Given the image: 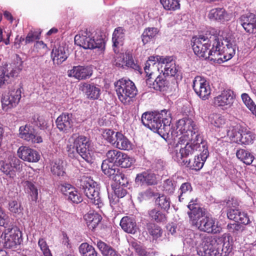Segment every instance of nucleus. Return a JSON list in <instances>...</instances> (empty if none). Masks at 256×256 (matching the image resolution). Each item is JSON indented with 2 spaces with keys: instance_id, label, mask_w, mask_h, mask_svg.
<instances>
[{
  "instance_id": "nucleus-55",
  "label": "nucleus",
  "mask_w": 256,
  "mask_h": 256,
  "mask_svg": "<svg viewBox=\"0 0 256 256\" xmlns=\"http://www.w3.org/2000/svg\"><path fill=\"white\" fill-rule=\"evenodd\" d=\"M26 186L30 190V194L32 200L36 201L38 198V190L36 186L31 182L26 181Z\"/></svg>"
},
{
  "instance_id": "nucleus-61",
  "label": "nucleus",
  "mask_w": 256,
  "mask_h": 256,
  "mask_svg": "<svg viewBox=\"0 0 256 256\" xmlns=\"http://www.w3.org/2000/svg\"><path fill=\"white\" fill-rule=\"evenodd\" d=\"M240 213L239 210L230 208L228 210L227 216L230 220H233L236 222Z\"/></svg>"
},
{
  "instance_id": "nucleus-7",
  "label": "nucleus",
  "mask_w": 256,
  "mask_h": 256,
  "mask_svg": "<svg viewBox=\"0 0 256 256\" xmlns=\"http://www.w3.org/2000/svg\"><path fill=\"white\" fill-rule=\"evenodd\" d=\"M74 42L78 46L84 49L97 48L99 54H102L105 49V42L102 37L97 36L96 38L92 34L87 30L74 36Z\"/></svg>"
},
{
  "instance_id": "nucleus-64",
  "label": "nucleus",
  "mask_w": 256,
  "mask_h": 256,
  "mask_svg": "<svg viewBox=\"0 0 256 256\" xmlns=\"http://www.w3.org/2000/svg\"><path fill=\"white\" fill-rule=\"evenodd\" d=\"M170 130L168 131V134H166L165 135V138L166 139L170 137L171 138L176 140L177 138H180L181 136L180 133V131L178 130V127L176 126V128H172L170 124Z\"/></svg>"
},
{
  "instance_id": "nucleus-57",
  "label": "nucleus",
  "mask_w": 256,
  "mask_h": 256,
  "mask_svg": "<svg viewBox=\"0 0 256 256\" xmlns=\"http://www.w3.org/2000/svg\"><path fill=\"white\" fill-rule=\"evenodd\" d=\"M40 34L41 31L40 30L36 31L30 30L29 32L25 38L26 44L32 42L36 40H39Z\"/></svg>"
},
{
  "instance_id": "nucleus-40",
  "label": "nucleus",
  "mask_w": 256,
  "mask_h": 256,
  "mask_svg": "<svg viewBox=\"0 0 256 256\" xmlns=\"http://www.w3.org/2000/svg\"><path fill=\"white\" fill-rule=\"evenodd\" d=\"M97 246L103 256H118L116 252L103 241H98Z\"/></svg>"
},
{
  "instance_id": "nucleus-16",
  "label": "nucleus",
  "mask_w": 256,
  "mask_h": 256,
  "mask_svg": "<svg viewBox=\"0 0 256 256\" xmlns=\"http://www.w3.org/2000/svg\"><path fill=\"white\" fill-rule=\"evenodd\" d=\"M200 155L195 156L192 160H183L182 165L191 170H200L204 166L205 162L209 156L208 146L203 149Z\"/></svg>"
},
{
  "instance_id": "nucleus-14",
  "label": "nucleus",
  "mask_w": 256,
  "mask_h": 256,
  "mask_svg": "<svg viewBox=\"0 0 256 256\" xmlns=\"http://www.w3.org/2000/svg\"><path fill=\"white\" fill-rule=\"evenodd\" d=\"M22 92L20 88H14L10 90L7 94L2 96V108L8 111L16 106L21 98Z\"/></svg>"
},
{
  "instance_id": "nucleus-10",
  "label": "nucleus",
  "mask_w": 256,
  "mask_h": 256,
  "mask_svg": "<svg viewBox=\"0 0 256 256\" xmlns=\"http://www.w3.org/2000/svg\"><path fill=\"white\" fill-rule=\"evenodd\" d=\"M23 62L16 54L12 62L3 65L0 70V88L8 84L10 78L16 77L22 69Z\"/></svg>"
},
{
  "instance_id": "nucleus-45",
  "label": "nucleus",
  "mask_w": 256,
  "mask_h": 256,
  "mask_svg": "<svg viewBox=\"0 0 256 256\" xmlns=\"http://www.w3.org/2000/svg\"><path fill=\"white\" fill-rule=\"evenodd\" d=\"M122 152L117 150H110L106 154L107 158L105 160H108V162L116 166L118 162V160L120 158Z\"/></svg>"
},
{
  "instance_id": "nucleus-29",
  "label": "nucleus",
  "mask_w": 256,
  "mask_h": 256,
  "mask_svg": "<svg viewBox=\"0 0 256 256\" xmlns=\"http://www.w3.org/2000/svg\"><path fill=\"white\" fill-rule=\"evenodd\" d=\"M117 138L114 146L122 150H128L132 148V144L129 140L122 133L117 132Z\"/></svg>"
},
{
  "instance_id": "nucleus-54",
  "label": "nucleus",
  "mask_w": 256,
  "mask_h": 256,
  "mask_svg": "<svg viewBox=\"0 0 256 256\" xmlns=\"http://www.w3.org/2000/svg\"><path fill=\"white\" fill-rule=\"evenodd\" d=\"M241 98L244 103L252 112L253 110H254V109L256 108V105L248 94L244 93L242 94Z\"/></svg>"
},
{
  "instance_id": "nucleus-18",
  "label": "nucleus",
  "mask_w": 256,
  "mask_h": 256,
  "mask_svg": "<svg viewBox=\"0 0 256 256\" xmlns=\"http://www.w3.org/2000/svg\"><path fill=\"white\" fill-rule=\"evenodd\" d=\"M234 98L235 96L232 90H224L220 94L214 98V104L216 106L226 110L232 106Z\"/></svg>"
},
{
  "instance_id": "nucleus-25",
  "label": "nucleus",
  "mask_w": 256,
  "mask_h": 256,
  "mask_svg": "<svg viewBox=\"0 0 256 256\" xmlns=\"http://www.w3.org/2000/svg\"><path fill=\"white\" fill-rule=\"evenodd\" d=\"M135 182L140 184L154 185L157 184L156 175L150 170L144 171L136 174Z\"/></svg>"
},
{
  "instance_id": "nucleus-62",
  "label": "nucleus",
  "mask_w": 256,
  "mask_h": 256,
  "mask_svg": "<svg viewBox=\"0 0 256 256\" xmlns=\"http://www.w3.org/2000/svg\"><path fill=\"white\" fill-rule=\"evenodd\" d=\"M60 188L65 198L71 192V191L74 190L75 188L70 184L68 183H64L60 186Z\"/></svg>"
},
{
  "instance_id": "nucleus-12",
  "label": "nucleus",
  "mask_w": 256,
  "mask_h": 256,
  "mask_svg": "<svg viewBox=\"0 0 256 256\" xmlns=\"http://www.w3.org/2000/svg\"><path fill=\"white\" fill-rule=\"evenodd\" d=\"M71 138L73 140L74 146L78 154L88 164L94 162V158L90 153V142L88 138L82 135L73 134Z\"/></svg>"
},
{
  "instance_id": "nucleus-53",
  "label": "nucleus",
  "mask_w": 256,
  "mask_h": 256,
  "mask_svg": "<svg viewBox=\"0 0 256 256\" xmlns=\"http://www.w3.org/2000/svg\"><path fill=\"white\" fill-rule=\"evenodd\" d=\"M8 209L12 213L20 214L22 212L23 208L20 202L16 200H12L8 203Z\"/></svg>"
},
{
  "instance_id": "nucleus-11",
  "label": "nucleus",
  "mask_w": 256,
  "mask_h": 256,
  "mask_svg": "<svg viewBox=\"0 0 256 256\" xmlns=\"http://www.w3.org/2000/svg\"><path fill=\"white\" fill-rule=\"evenodd\" d=\"M178 130L181 136L178 138V143L182 144L187 140L195 138L196 136H202L198 132V128L195 122L191 119H182L177 124Z\"/></svg>"
},
{
  "instance_id": "nucleus-60",
  "label": "nucleus",
  "mask_w": 256,
  "mask_h": 256,
  "mask_svg": "<svg viewBox=\"0 0 256 256\" xmlns=\"http://www.w3.org/2000/svg\"><path fill=\"white\" fill-rule=\"evenodd\" d=\"M112 189L115 194L118 198H122L127 194V190L125 187L120 185H112Z\"/></svg>"
},
{
  "instance_id": "nucleus-43",
  "label": "nucleus",
  "mask_w": 256,
  "mask_h": 256,
  "mask_svg": "<svg viewBox=\"0 0 256 256\" xmlns=\"http://www.w3.org/2000/svg\"><path fill=\"white\" fill-rule=\"evenodd\" d=\"M211 124L216 128H222L226 123V118L220 114H212L209 117Z\"/></svg>"
},
{
  "instance_id": "nucleus-51",
  "label": "nucleus",
  "mask_w": 256,
  "mask_h": 256,
  "mask_svg": "<svg viewBox=\"0 0 256 256\" xmlns=\"http://www.w3.org/2000/svg\"><path fill=\"white\" fill-rule=\"evenodd\" d=\"M117 132L112 130L106 129L102 134L104 138L113 146L116 142V139L117 138Z\"/></svg>"
},
{
  "instance_id": "nucleus-24",
  "label": "nucleus",
  "mask_w": 256,
  "mask_h": 256,
  "mask_svg": "<svg viewBox=\"0 0 256 256\" xmlns=\"http://www.w3.org/2000/svg\"><path fill=\"white\" fill-rule=\"evenodd\" d=\"M240 24L244 30L250 34L256 33V16L252 14L242 15L240 18Z\"/></svg>"
},
{
  "instance_id": "nucleus-2",
  "label": "nucleus",
  "mask_w": 256,
  "mask_h": 256,
  "mask_svg": "<svg viewBox=\"0 0 256 256\" xmlns=\"http://www.w3.org/2000/svg\"><path fill=\"white\" fill-rule=\"evenodd\" d=\"M190 211L188 212L190 224L201 231L208 233H216L217 226L215 221L208 216L204 209L200 207L193 200H191L188 205Z\"/></svg>"
},
{
  "instance_id": "nucleus-49",
  "label": "nucleus",
  "mask_w": 256,
  "mask_h": 256,
  "mask_svg": "<svg viewBox=\"0 0 256 256\" xmlns=\"http://www.w3.org/2000/svg\"><path fill=\"white\" fill-rule=\"evenodd\" d=\"M150 60H155L158 64H164V68H166L174 61L173 58L170 56H150Z\"/></svg>"
},
{
  "instance_id": "nucleus-39",
  "label": "nucleus",
  "mask_w": 256,
  "mask_h": 256,
  "mask_svg": "<svg viewBox=\"0 0 256 256\" xmlns=\"http://www.w3.org/2000/svg\"><path fill=\"white\" fill-rule=\"evenodd\" d=\"M227 16V13L222 8L212 9L209 12L208 17L210 20H224Z\"/></svg>"
},
{
  "instance_id": "nucleus-20",
  "label": "nucleus",
  "mask_w": 256,
  "mask_h": 256,
  "mask_svg": "<svg viewBox=\"0 0 256 256\" xmlns=\"http://www.w3.org/2000/svg\"><path fill=\"white\" fill-rule=\"evenodd\" d=\"M92 70L88 66H74L72 69L68 71V76L70 78H74L78 80H86L92 75Z\"/></svg>"
},
{
  "instance_id": "nucleus-41",
  "label": "nucleus",
  "mask_w": 256,
  "mask_h": 256,
  "mask_svg": "<svg viewBox=\"0 0 256 256\" xmlns=\"http://www.w3.org/2000/svg\"><path fill=\"white\" fill-rule=\"evenodd\" d=\"M79 252L82 256H98L94 248L87 242L82 244L79 246Z\"/></svg>"
},
{
  "instance_id": "nucleus-13",
  "label": "nucleus",
  "mask_w": 256,
  "mask_h": 256,
  "mask_svg": "<svg viewBox=\"0 0 256 256\" xmlns=\"http://www.w3.org/2000/svg\"><path fill=\"white\" fill-rule=\"evenodd\" d=\"M20 161L16 158H10L7 159L0 160V172L10 178L15 176L14 169L20 170Z\"/></svg>"
},
{
  "instance_id": "nucleus-42",
  "label": "nucleus",
  "mask_w": 256,
  "mask_h": 256,
  "mask_svg": "<svg viewBox=\"0 0 256 256\" xmlns=\"http://www.w3.org/2000/svg\"><path fill=\"white\" fill-rule=\"evenodd\" d=\"M158 196V193L155 192L154 189L150 188H148L145 190L140 192L138 195V200L140 202L148 200Z\"/></svg>"
},
{
  "instance_id": "nucleus-26",
  "label": "nucleus",
  "mask_w": 256,
  "mask_h": 256,
  "mask_svg": "<svg viewBox=\"0 0 256 256\" xmlns=\"http://www.w3.org/2000/svg\"><path fill=\"white\" fill-rule=\"evenodd\" d=\"M51 56L54 64H61L68 58L65 48L62 46L54 47L51 52Z\"/></svg>"
},
{
  "instance_id": "nucleus-58",
  "label": "nucleus",
  "mask_w": 256,
  "mask_h": 256,
  "mask_svg": "<svg viewBox=\"0 0 256 256\" xmlns=\"http://www.w3.org/2000/svg\"><path fill=\"white\" fill-rule=\"evenodd\" d=\"M162 72H164V75L175 76L178 70L174 62H172V63L169 64L168 66L164 68V70H162Z\"/></svg>"
},
{
  "instance_id": "nucleus-1",
  "label": "nucleus",
  "mask_w": 256,
  "mask_h": 256,
  "mask_svg": "<svg viewBox=\"0 0 256 256\" xmlns=\"http://www.w3.org/2000/svg\"><path fill=\"white\" fill-rule=\"evenodd\" d=\"M171 120L170 112L166 109L160 112H145L141 118L142 122L145 126L157 132L164 138L170 130Z\"/></svg>"
},
{
  "instance_id": "nucleus-32",
  "label": "nucleus",
  "mask_w": 256,
  "mask_h": 256,
  "mask_svg": "<svg viewBox=\"0 0 256 256\" xmlns=\"http://www.w3.org/2000/svg\"><path fill=\"white\" fill-rule=\"evenodd\" d=\"M236 156L238 159L246 165L252 164L255 159L252 152L243 148H239L236 150Z\"/></svg>"
},
{
  "instance_id": "nucleus-46",
  "label": "nucleus",
  "mask_w": 256,
  "mask_h": 256,
  "mask_svg": "<svg viewBox=\"0 0 256 256\" xmlns=\"http://www.w3.org/2000/svg\"><path fill=\"white\" fill-rule=\"evenodd\" d=\"M158 30L156 28H146L142 35V42L144 44L148 42L151 39L156 36Z\"/></svg>"
},
{
  "instance_id": "nucleus-48",
  "label": "nucleus",
  "mask_w": 256,
  "mask_h": 256,
  "mask_svg": "<svg viewBox=\"0 0 256 256\" xmlns=\"http://www.w3.org/2000/svg\"><path fill=\"white\" fill-rule=\"evenodd\" d=\"M160 2L166 10H174L180 8L178 0H160Z\"/></svg>"
},
{
  "instance_id": "nucleus-31",
  "label": "nucleus",
  "mask_w": 256,
  "mask_h": 256,
  "mask_svg": "<svg viewBox=\"0 0 256 256\" xmlns=\"http://www.w3.org/2000/svg\"><path fill=\"white\" fill-rule=\"evenodd\" d=\"M125 32L126 30L122 27H118L114 30L112 38V46L114 48L123 44L125 39Z\"/></svg>"
},
{
  "instance_id": "nucleus-44",
  "label": "nucleus",
  "mask_w": 256,
  "mask_h": 256,
  "mask_svg": "<svg viewBox=\"0 0 256 256\" xmlns=\"http://www.w3.org/2000/svg\"><path fill=\"white\" fill-rule=\"evenodd\" d=\"M158 197L156 198V203L162 209L165 210H168L170 208V198L164 194H160L158 193Z\"/></svg>"
},
{
  "instance_id": "nucleus-19",
  "label": "nucleus",
  "mask_w": 256,
  "mask_h": 256,
  "mask_svg": "<svg viewBox=\"0 0 256 256\" xmlns=\"http://www.w3.org/2000/svg\"><path fill=\"white\" fill-rule=\"evenodd\" d=\"M56 127L60 132L66 134L70 132L72 128L74 122L72 114L62 113L56 120Z\"/></svg>"
},
{
  "instance_id": "nucleus-36",
  "label": "nucleus",
  "mask_w": 256,
  "mask_h": 256,
  "mask_svg": "<svg viewBox=\"0 0 256 256\" xmlns=\"http://www.w3.org/2000/svg\"><path fill=\"white\" fill-rule=\"evenodd\" d=\"M146 228L153 239H157L161 236L162 230L158 225L152 222L146 223Z\"/></svg>"
},
{
  "instance_id": "nucleus-22",
  "label": "nucleus",
  "mask_w": 256,
  "mask_h": 256,
  "mask_svg": "<svg viewBox=\"0 0 256 256\" xmlns=\"http://www.w3.org/2000/svg\"><path fill=\"white\" fill-rule=\"evenodd\" d=\"M18 154L20 158L28 162H37L40 158V156L36 150L26 146L18 148Z\"/></svg>"
},
{
  "instance_id": "nucleus-59",
  "label": "nucleus",
  "mask_w": 256,
  "mask_h": 256,
  "mask_svg": "<svg viewBox=\"0 0 256 256\" xmlns=\"http://www.w3.org/2000/svg\"><path fill=\"white\" fill-rule=\"evenodd\" d=\"M125 64L128 67H130L135 70L138 71L140 73H142V70L138 64L136 63L131 56H128V58H126V61L125 62Z\"/></svg>"
},
{
  "instance_id": "nucleus-35",
  "label": "nucleus",
  "mask_w": 256,
  "mask_h": 256,
  "mask_svg": "<svg viewBox=\"0 0 256 256\" xmlns=\"http://www.w3.org/2000/svg\"><path fill=\"white\" fill-rule=\"evenodd\" d=\"M148 214L150 218L157 223L165 222L166 221V216L165 214L156 208L149 210Z\"/></svg>"
},
{
  "instance_id": "nucleus-17",
  "label": "nucleus",
  "mask_w": 256,
  "mask_h": 256,
  "mask_svg": "<svg viewBox=\"0 0 256 256\" xmlns=\"http://www.w3.org/2000/svg\"><path fill=\"white\" fill-rule=\"evenodd\" d=\"M18 131L19 138L26 142L32 144L40 143L42 142L41 136L38 135L34 128L30 124L20 126Z\"/></svg>"
},
{
  "instance_id": "nucleus-5",
  "label": "nucleus",
  "mask_w": 256,
  "mask_h": 256,
  "mask_svg": "<svg viewBox=\"0 0 256 256\" xmlns=\"http://www.w3.org/2000/svg\"><path fill=\"white\" fill-rule=\"evenodd\" d=\"M114 86L119 100L124 105H130L138 94L134 83L129 79L123 78L116 82Z\"/></svg>"
},
{
  "instance_id": "nucleus-52",
  "label": "nucleus",
  "mask_w": 256,
  "mask_h": 256,
  "mask_svg": "<svg viewBox=\"0 0 256 256\" xmlns=\"http://www.w3.org/2000/svg\"><path fill=\"white\" fill-rule=\"evenodd\" d=\"M113 180L115 182L116 185H120V186L126 187L128 184V180L127 178L120 171V170L116 175L113 178Z\"/></svg>"
},
{
  "instance_id": "nucleus-50",
  "label": "nucleus",
  "mask_w": 256,
  "mask_h": 256,
  "mask_svg": "<svg viewBox=\"0 0 256 256\" xmlns=\"http://www.w3.org/2000/svg\"><path fill=\"white\" fill-rule=\"evenodd\" d=\"M176 182L172 178L165 180L163 184L164 190L169 194H172L176 189Z\"/></svg>"
},
{
  "instance_id": "nucleus-38",
  "label": "nucleus",
  "mask_w": 256,
  "mask_h": 256,
  "mask_svg": "<svg viewBox=\"0 0 256 256\" xmlns=\"http://www.w3.org/2000/svg\"><path fill=\"white\" fill-rule=\"evenodd\" d=\"M50 171L55 176H62L65 174L63 162L58 159L52 161L50 163Z\"/></svg>"
},
{
  "instance_id": "nucleus-3",
  "label": "nucleus",
  "mask_w": 256,
  "mask_h": 256,
  "mask_svg": "<svg viewBox=\"0 0 256 256\" xmlns=\"http://www.w3.org/2000/svg\"><path fill=\"white\" fill-rule=\"evenodd\" d=\"M220 32L219 30L216 40L208 54L210 60L218 63L232 58L236 53V46L227 38L222 41L221 36H220Z\"/></svg>"
},
{
  "instance_id": "nucleus-15",
  "label": "nucleus",
  "mask_w": 256,
  "mask_h": 256,
  "mask_svg": "<svg viewBox=\"0 0 256 256\" xmlns=\"http://www.w3.org/2000/svg\"><path fill=\"white\" fill-rule=\"evenodd\" d=\"M192 87L196 94L202 100L208 99L210 94L211 90L208 83L201 76L195 77Z\"/></svg>"
},
{
  "instance_id": "nucleus-8",
  "label": "nucleus",
  "mask_w": 256,
  "mask_h": 256,
  "mask_svg": "<svg viewBox=\"0 0 256 256\" xmlns=\"http://www.w3.org/2000/svg\"><path fill=\"white\" fill-rule=\"evenodd\" d=\"M228 135L235 142L244 145L253 144L256 134L240 124H235L230 127Z\"/></svg>"
},
{
  "instance_id": "nucleus-37",
  "label": "nucleus",
  "mask_w": 256,
  "mask_h": 256,
  "mask_svg": "<svg viewBox=\"0 0 256 256\" xmlns=\"http://www.w3.org/2000/svg\"><path fill=\"white\" fill-rule=\"evenodd\" d=\"M192 190V188L190 183L186 182L182 184L178 190L179 201L182 202L188 198Z\"/></svg>"
},
{
  "instance_id": "nucleus-27",
  "label": "nucleus",
  "mask_w": 256,
  "mask_h": 256,
  "mask_svg": "<svg viewBox=\"0 0 256 256\" xmlns=\"http://www.w3.org/2000/svg\"><path fill=\"white\" fill-rule=\"evenodd\" d=\"M120 226L124 232L130 234H134L138 228L135 220L128 216L122 218Z\"/></svg>"
},
{
  "instance_id": "nucleus-56",
  "label": "nucleus",
  "mask_w": 256,
  "mask_h": 256,
  "mask_svg": "<svg viewBox=\"0 0 256 256\" xmlns=\"http://www.w3.org/2000/svg\"><path fill=\"white\" fill-rule=\"evenodd\" d=\"M66 198L76 204L80 203L82 200L80 194L78 192L76 188L74 189V190L71 191V192H70Z\"/></svg>"
},
{
  "instance_id": "nucleus-28",
  "label": "nucleus",
  "mask_w": 256,
  "mask_h": 256,
  "mask_svg": "<svg viewBox=\"0 0 256 256\" xmlns=\"http://www.w3.org/2000/svg\"><path fill=\"white\" fill-rule=\"evenodd\" d=\"M84 219L88 228L94 230L101 222L102 218L97 212H90L84 216Z\"/></svg>"
},
{
  "instance_id": "nucleus-4",
  "label": "nucleus",
  "mask_w": 256,
  "mask_h": 256,
  "mask_svg": "<svg viewBox=\"0 0 256 256\" xmlns=\"http://www.w3.org/2000/svg\"><path fill=\"white\" fill-rule=\"evenodd\" d=\"M80 187L88 198V202L100 208L104 206L97 183L90 177L83 176L78 180Z\"/></svg>"
},
{
  "instance_id": "nucleus-63",
  "label": "nucleus",
  "mask_w": 256,
  "mask_h": 256,
  "mask_svg": "<svg viewBox=\"0 0 256 256\" xmlns=\"http://www.w3.org/2000/svg\"><path fill=\"white\" fill-rule=\"evenodd\" d=\"M60 188L65 198L71 192V191L74 190L75 188L70 184L68 183H64L60 186Z\"/></svg>"
},
{
  "instance_id": "nucleus-21",
  "label": "nucleus",
  "mask_w": 256,
  "mask_h": 256,
  "mask_svg": "<svg viewBox=\"0 0 256 256\" xmlns=\"http://www.w3.org/2000/svg\"><path fill=\"white\" fill-rule=\"evenodd\" d=\"M213 241H202L197 247V253L200 256H221L218 248L214 246Z\"/></svg>"
},
{
  "instance_id": "nucleus-47",
  "label": "nucleus",
  "mask_w": 256,
  "mask_h": 256,
  "mask_svg": "<svg viewBox=\"0 0 256 256\" xmlns=\"http://www.w3.org/2000/svg\"><path fill=\"white\" fill-rule=\"evenodd\" d=\"M118 161V162L116 166H119L124 168H130L134 162L132 158L128 154L123 152Z\"/></svg>"
},
{
  "instance_id": "nucleus-34",
  "label": "nucleus",
  "mask_w": 256,
  "mask_h": 256,
  "mask_svg": "<svg viewBox=\"0 0 256 256\" xmlns=\"http://www.w3.org/2000/svg\"><path fill=\"white\" fill-rule=\"evenodd\" d=\"M7 231L2 234L1 238L4 240H20L22 238V232L18 228L14 227L11 229H8Z\"/></svg>"
},
{
  "instance_id": "nucleus-23",
  "label": "nucleus",
  "mask_w": 256,
  "mask_h": 256,
  "mask_svg": "<svg viewBox=\"0 0 256 256\" xmlns=\"http://www.w3.org/2000/svg\"><path fill=\"white\" fill-rule=\"evenodd\" d=\"M146 84L150 88L160 92L167 90L169 86V82L164 74L158 76L154 82L150 78L147 79Z\"/></svg>"
},
{
  "instance_id": "nucleus-30",
  "label": "nucleus",
  "mask_w": 256,
  "mask_h": 256,
  "mask_svg": "<svg viewBox=\"0 0 256 256\" xmlns=\"http://www.w3.org/2000/svg\"><path fill=\"white\" fill-rule=\"evenodd\" d=\"M82 90L89 99L96 100L100 97V88L93 84H85L83 85Z\"/></svg>"
},
{
  "instance_id": "nucleus-33",
  "label": "nucleus",
  "mask_w": 256,
  "mask_h": 256,
  "mask_svg": "<svg viewBox=\"0 0 256 256\" xmlns=\"http://www.w3.org/2000/svg\"><path fill=\"white\" fill-rule=\"evenodd\" d=\"M102 170L104 174L113 180L120 170L116 166L110 163L108 160H104L101 166Z\"/></svg>"
},
{
  "instance_id": "nucleus-6",
  "label": "nucleus",
  "mask_w": 256,
  "mask_h": 256,
  "mask_svg": "<svg viewBox=\"0 0 256 256\" xmlns=\"http://www.w3.org/2000/svg\"><path fill=\"white\" fill-rule=\"evenodd\" d=\"M188 141L184 147H181L179 152H176L173 156L174 160L182 164V160L184 158L192 155L195 152H201L208 146L206 142L204 140L202 136L197 135L195 138L187 140Z\"/></svg>"
},
{
  "instance_id": "nucleus-9",
  "label": "nucleus",
  "mask_w": 256,
  "mask_h": 256,
  "mask_svg": "<svg viewBox=\"0 0 256 256\" xmlns=\"http://www.w3.org/2000/svg\"><path fill=\"white\" fill-rule=\"evenodd\" d=\"M212 34L208 38L206 36L200 35L198 36L193 37L192 40V47L194 54L200 58H208L210 47L214 44L218 34L217 30H212Z\"/></svg>"
}]
</instances>
